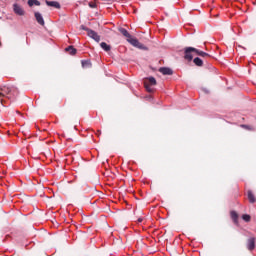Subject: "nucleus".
<instances>
[{
	"label": "nucleus",
	"instance_id": "obj_1",
	"mask_svg": "<svg viewBox=\"0 0 256 256\" xmlns=\"http://www.w3.org/2000/svg\"><path fill=\"white\" fill-rule=\"evenodd\" d=\"M15 95H17V88H15L14 86H0V97H7L8 99H13Z\"/></svg>",
	"mask_w": 256,
	"mask_h": 256
},
{
	"label": "nucleus",
	"instance_id": "obj_2",
	"mask_svg": "<svg viewBox=\"0 0 256 256\" xmlns=\"http://www.w3.org/2000/svg\"><path fill=\"white\" fill-rule=\"evenodd\" d=\"M127 42L130 43L132 47H136V49H140L142 51H147L149 49L143 43L139 42V40L135 37H132L131 39H127Z\"/></svg>",
	"mask_w": 256,
	"mask_h": 256
},
{
	"label": "nucleus",
	"instance_id": "obj_3",
	"mask_svg": "<svg viewBox=\"0 0 256 256\" xmlns=\"http://www.w3.org/2000/svg\"><path fill=\"white\" fill-rule=\"evenodd\" d=\"M153 85H157V80H155V77H149L144 80V87L148 93H153V88H151Z\"/></svg>",
	"mask_w": 256,
	"mask_h": 256
},
{
	"label": "nucleus",
	"instance_id": "obj_4",
	"mask_svg": "<svg viewBox=\"0 0 256 256\" xmlns=\"http://www.w3.org/2000/svg\"><path fill=\"white\" fill-rule=\"evenodd\" d=\"M193 53L197 55V48H193V47L184 48V59H186V61H193Z\"/></svg>",
	"mask_w": 256,
	"mask_h": 256
},
{
	"label": "nucleus",
	"instance_id": "obj_5",
	"mask_svg": "<svg viewBox=\"0 0 256 256\" xmlns=\"http://www.w3.org/2000/svg\"><path fill=\"white\" fill-rule=\"evenodd\" d=\"M13 9L16 15H20V17H23V15H25V10H23V7H21L20 5L14 4Z\"/></svg>",
	"mask_w": 256,
	"mask_h": 256
},
{
	"label": "nucleus",
	"instance_id": "obj_6",
	"mask_svg": "<svg viewBox=\"0 0 256 256\" xmlns=\"http://www.w3.org/2000/svg\"><path fill=\"white\" fill-rule=\"evenodd\" d=\"M88 37H91V39H94L97 43L101 41V36H99V34L94 30H88Z\"/></svg>",
	"mask_w": 256,
	"mask_h": 256
},
{
	"label": "nucleus",
	"instance_id": "obj_7",
	"mask_svg": "<svg viewBox=\"0 0 256 256\" xmlns=\"http://www.w3.org/2000/svg\"><path fill=\"white\" fill-rule=\"evenodd\" d=\"M255 237H250L248 240H247V244H246V247L248 249V251H253V249H255Z\"/></svg>",
	"mask_w": 256,
	"mask_h": 256
},
{
	"label": "nucleus",
	"instance_id": "obj_8",
	"mask_svg": "<svg viewBox=\"0 0 256 256\" xmlns=\"http://www.w3.org/2000/svg\"><path fill=\"white\" fill-rule=\"evenodd\" d=\"M118 31L121 33V35H123V37H126V40L133 38V36H131L129 31H127V29H125L123 27L118 28Z\"/></svg>",
	"mask_w": 256,
	"mask_h": 256
},
{
	"label": "nucleus",
	"instance_id": "obj_9",
	"mask_svg": "<svg viewBox=\"0 0 256 256\" xmlns=\"http://www.w3.org/2000/svg\"><path fill=\"white\" fill-rule=\"evenodd\" d=\"M34 17L37 23H39V25H42V26L45 25V20L43 19V16L41 15V13L35 12Z\"/></svg>",
	"mask_w": 256,
	"mask_h": 256
},
{
	"label": "nucleus",
	"instance_id": "obj_10",
	"mask_svg": "<svg viewBox=\"0 0 256 256\" xmlns=\"http://www.w3.org/2000/svg\"><path fill=\"white\" fill-rule=\"evenodd\" d=\"M159 73H162V75H173V70L171 68L161 67L159 68Z\"/></svg>",
	"mask_w": 256,
	"mask_h": 256
},
{
	"label": "nucleus",
	"instance_id": "obj_11",
	"mask_svg": "<svg viewBox=\"0 0 256 256\" xmlns=\"http://www.w3.org/2000/svg\"><path fill=\"white\" fill-rule=\"evenodd\" d=\"M46 5H48V7H54L55 9H61V4H59V2H57V1H47L46 0Z\"/></svg>",
	"mask_w": 256,
	"mask_h": 256
},
{
	"label": "nucleus",
	"instance_id": "obj_12",
	"mask_svg": "<svg viewBox=\"0 0 256 256\" xmlns=\"http://www.w3.org/2000/svg\"><path fill=\"white\" fill-rule=\"evenodd\" d=\"M247 197H248L249 203H256V198H255V194H253V191L248 190Z\"/></svg>",
	"mask_w": 256,
	"mask_h": 256
},
{
	"label": "nucleus",
	"instance_id": "obj_13",
	"mask_svg": "<svg viewBox=\"0 0 256 256\" xmlns=\"http://www.w3.org/2000/svg\"><path fill=\"white\" fill-rule=\"evenodd\" d=\"M196 55H199V57H203V59H207L211 57L207 52H203L201 50L196 49Z\"/></svg>",
	"mask_w": 256,
	"mask_h": 256
},
{
	"label": "nucleus",
	"instance_id": "obj_14",
	"mask_svg": "<svg viewBox=\"0 0 256 256\" xmlns=\"http://www.w3.org/2000/svg\"><path fill=\"white\" fill-rule=\"evenodd\" d=\"M65 51L70 53V55H77V49H75L73 46H68L65 48Z\"/></svg>",
	"mask_w": 256,
	"mask_h": 256
},
{
	"label": "nucleus",
	"instance_id": "obj_15",
	"mask_svg": "<svg viewBox=\"0 0 256 256\" xmlns=\"http://www.w3.org/2000/svg\"><path fill=\"white\" fill-rule=\"evenodd\" d=\"M193 63L197 67H203V60H201V58H199V57L194 58Z\"/></svg>",
	"mask_w": 256,
	"mask_h": 256
},
{
	"label": "nucleus",
	"instance_id": "obj_16",
	"mask_svg": "<svg viewBox=\"0 0 256 256\" xmlns=\"http://www.w3.org/2000/svg\"><path fill=\"white\" fill-rule=\"evenodd\" d=\"M82 67L84 69H91V61L90 60H82Z\"/></svg>",
	"mask_w": 256,
	"mask_h": 256
},
{
	"label": "nucleus",
	"instance_id": "obj_17",
	"mask_svg": "<svg viewBox=\"0 0 256 256\" xmlns=\"http://www.w3.org/2000/svg\"><path fill=\"white\" fill-rule=\"evenodd\" d=\"M29 7H33V5H36V7H39L41 5V2L39 0H28Z\"/></svg>",
	"mask_w": 256,
	"mask_h": 256
},
{
	"label": "nucleus",
	"instance_id": "obj_18",
	"mask_svg": "<svg viewBox=\"0 0 256 256\" xmlns=\"http://www.w3.org/2000/svg\"><path fill=\"white\" fill-rule=\"evenodd\" d=\"M231 219L234 221V223H237V219H239V215L235 211L230 212Z\"/></svg>",
	"mask_w": 256,
	"mask_h": 256
},
{
	"label": "nucleus",
	"instance_id": "obj_19",
	"mask_svg": "<svg viewBox=\"0 0 256 256\" xmlns=\"http://www.w3.org/2000/svg\"><path fill=\"white\" fill-rule=\"evenodd\" d=\"M100 46L102 47V49L104 50V51H111V46H109L107 43H105V42H102L101 44H100Z\"/></svg>",
	"mask_w": 256,
	"mask_h": 256
},
{
	"label": "nucleus",
	"instance_id": "obj_20",
	"mask_svg": "<svg viewBox=\"0 0 256 256\" xmlns=\"http://www.w3.org/2000/svg\"><path fill=\"white\" fill-rule=\"evenodd\" d=\"M242 219L246 221V223H249V221H251V216L249 214H244Z\"/></svg>",
	"mask_w": 256,
	"mask_h": 256
},
{
	"label": "nucleus",
	"instance_id": "obj_21",
	"mask_svg": "<svg viewBox=\"0 0 256 256\" xmlns=\"http://www.w3.org/2000/svg\"><path fill=\"white\" fill-rule=\"evenodd\" d=\"M80 29H81L82 31H87V35H89V31H91V29H89V28L86 27L85 25H81V26H80Z\"/></svg>",
	"mask_w": 256,
	"mask_h": 256
},
{
	"label": "nucleus",
	"instance_id": "obj_22",
	"mask_svg": "<svg viewBox=\"0 0 256 256\" xmlns=\"http://www.w3.org/2000/svg\"><path fill=\"white\" fill-rule=\"evenodd\" d=\"M241 127H242V129H248V131H251V129H252L251 126L245 125V124H242Z\"/></svg>",
	"mask_w": 256,
	"mask_h": 256
},
{
	"label": "nucleus",
	"instance_id": "obj_23",
	"mask_svg": "<svg viewBox=\"0 0 256 256\" xmlns=\"http://www.w3.org/2000/svg\"><path fill=\"white\" fill-rule=\"evenodd\" d=\"M89 7H91V9H95L97 7V4H95L94 2H89Z\"/></svg>",
	"mask_w": 256,
	"mask_h": 256
},
{
	"label": "nucleus",
	"instance_id": "obj_24",
	"mask_svg": "<svg viewBox=\"0 0 256 256\" xmlns=\"http://www.w3.org/2000/svg\"><path fill=\"white\" fill-rule=\"evenodd\" d=\"M138 223H143V218H138Z\"/></svg>",
	"mask_w": 256,
	"mask_h": 256
},
{
	"label": "nucleus",
	"instance_id": "obj_25",
	"mask_svg": "<svg viewBox=\"0 0 256 256\" xmlns=\"http://www.w3.org/2000/svg\"><path fill=\"white\" fill-rule=\"evenodd\" d=\"M98 135H101V132H100V130H98Z\"/></svg>",
	"mask_w": 256,
	"mask_h": 256
}]
</instances>
